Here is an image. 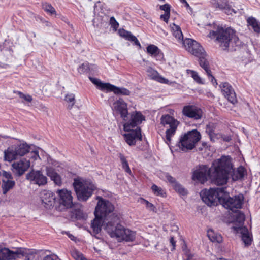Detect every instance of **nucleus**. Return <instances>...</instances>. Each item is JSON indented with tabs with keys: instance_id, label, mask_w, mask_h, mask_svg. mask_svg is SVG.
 Instances as JSON below:
<instances>
[{
	"instance_id": "34",
	"label": "nucleus",
	"mask_w": 260,
	"mask_h": 260,
	"mask_svg": "<svg viewBox=\"0 0 260 260\" xmlns=\"http://www.w3.org/2000/svg\"><path fill=\"white\" fill-rule=\"evenodd\" d=\"M89 79L91 82L95 85L98 88L100 89L101 90H108L109 87L110 86V84L108 83H103L102 81L97 78L89 77Z\"/></svg>"
},
{
	"instance_id": "6",
	"label": "nucleus",
	"mask_w": 260,
	"mask_h": 260,
	"mask_svg": "<svg viewBox=\"0 0 260 260\" xmlns=\"http://www.w3.org/2000/svg\"><path fill=\"white\" fill-rule=\"evenodd\" d=\"M29 151L30 146L28 144L24 141L19 142L10 146L4 151V160L8 162H11L24 156Z\"/></svg>"
},
{
	"instance_id": "4",
	"label": "nucleus",
	"mask_w": 260,
	"mask_h": 260,
	"mask_svg": "<svg viewBox=\"0 0 260 260\" xmlns=\"http://www.w3.org/2000/svg\"><path fill=\"white\" fill-rule=\"evenodd\" d=\"M96 200L98 201L94 211L95 217L103 218L106 226L108 222L113 221L115 216L120 217L119 214L114 212L115 207L109 200L100 196L96 197Z\"/></svg>"
},
{
	"instance_id": "25",
	"label": "nucleus",
	"mask_w": 260,
	"mask_h": 260,
	"mask_svg": "<svg viewBox=\"0 0 260 260\" xmlns=\"http://www.w3.org/2000/svg\"><path fill=\"white\" fill-rule=\"evenodd\" d=\"M146 72L148 77L161 83L168 84L169 81L168 79L161 76L159 73L151 67L147 68Z\"/></svg>"
},
{
	"instance_id": "62",
	"label": "nucleus",
	"mask_w": 260,
	"mask_h": 260,
	"mask_svg": "<svg viewBox=\"0 0 260 260\" xmlns=\"http://www.w3.org/2000/svg\"><path fill=\"white\" fill-rule=\"evenodd\" d=\"M216 260H228V259L225 258H223V257H220V258H216Z\"/></svg>"
},
{
	"instance_id": "3",
	"label": "nucleus",
	"mask_w": 260,
	"mask_h": 260,
	"mask_svg": "<svg viewBox=\"0 0 260 260\" xmlns=\"http://www.w3.org/2000/svg\"><path fill=\"white\" fill-rule=\"evenodd\" d=\"M208 36L211 38H216V41L224 50L229 48L230 42L236 44L238 41L236 31L230 27L224 28L218 26L216 30L211 31Z\"/></svg>"
},
{
	"instance_id": "12",
	"label": "nucleus",
	"mask_w": 260,
	"mask_h": 260,
	"mask_svg": "<svg viewBox=\"0 0 260 260\" xmlns=\"http://www.w3.org/2000/svg\"><path fill=\"white\" fill-rule=\"evenodd\" d=\"M214 172V166L212 164V167L209 168L207 166L202 165L200 166L196 170H194L192 179L194 180H197L201 183H204L207 180L208 177H210L212 181L214 180L212 177V174Z\"/></svg>"
},
{
	"instance_id": "61",
	"label": "nucleus",
	"mask_w": 260,
	"mask_h": 260,
	"mask_svg": "<svg viewBox=\"0 0 260 260\" xmlns=\"http://www.w3.org/2000/svg\"><path fill=\"white\" fill-rule=\"evenodd\" d=\"M169 112L170 113V114L173 115L174 114V110H173V109H170L169 111Z\"/></svg>"
},
{
	"instance_id": "44",
	"label": "nucleus",
	"mask_w": 260,
	"mask_h": 260,
	"mask_svg": "<svg viewBox=\"0 0 260 260\" xmlns=\"http://www.w3.org/2000/svg\"><path fill=\"white\" fill-rule=\"evenodd\" d=\"M89 69V63L87 62H85L79 66L78 68V71L80 73L88 72Z\"/></svg>"
},
{
	"instance_id": "15",
	"label": "nucleus",
	"mask_w": 260,
	"mask_h": 260,
	"mask_svg": "<svg viewBox=\"0 0 260 260\" xmlns=\"http://www.w3.org/2000/svg\"><path fill=\"white\" fill-rule=\"evenodd\" d=\"M114 112L120 115L121 117L126 120L128 116L127 105L122 99L116 100L111 106Z\"/></svg>"
},
{
	"instance_id": "24",
	"label": "nucleus",
	"mask_w": 260,
	"mask_h": 260,
	"mask_svg": "<svg viewBox=\"0 0 260 260\" xmlns=\"http://www.w3.org/2000/svg\"><path fill=\"white\" fill-rule=\"evenodd\" d=\"M18 254H21L22 255H24V252L21 249L13 252L8 248L4 247L2 245H0V260H10L16 257Z\"/></svg>"
},
{
	"instance_id": "22",
	"label": "nucleus",
	"mask_w": 260,
	"mask_h": 260,
	"mask_svg": "<svg viewBox=\"0 0 260 260\" xmlns=\"http://www.w3.org/2000/svg\"><path fill=\"white\" fill-rule=\"evenodd\" d=\"M220 87L223 94L230 102L233 104L237 102L235 91L228 83H222L220 85Z\"/></svg>"
},
{
	"instance_id": "33",
	"label": "nucleus",
	"mask_w": 260,
	"mask_h": 260,
	"mask_svg": "<svg viewBox=\"0 0 260 260\" xmlns=\"http://www.w3.org/2000/svg\"><path fill=\"white\" fill-rule=\"evenodd\" d=\"M108 91H113L115 94H121L123 95H129L131 92L126 88L124 87H117L112 84L110 85Z\"/></svg>"
},
{
	"instance_id": "21",
	"label": "nucleus",
	"mask_w": 260,
	"mask_h": 260,
	"mask_svg": "<svg viewBox=\"0 0 260 260\" xmlns=\"http://www.w3.org/2000/svg\"><path fill=\"white\" fill-rule=\"evenodd\" d=\"M129 133L125 134L123 136L126 142L130 146L135 145L137 140L141 141L142 136L140 127H137L136 129L128 131Z\"/></svg>"
},
{
	"instance_id": "2",
	"label": "nucleus",
	"mask_w": 260,
	"mask_h": 260,
	"mask_svg": "<svg viewBox=\"0 0 260 260\" xmlns=\"http://www.w3.org/2000/svg\"><path fill=\"white\" fill-rule=\"evenodd\" d=\"M114 220L108 222L105 230L111 237L116 238L119 242H132L135 239L136 233L121 224L120 217L115 216Z\"/></svg>"
},
{
	"instance_id": "63",
	"label": "nucleus",
	"mask_w": 260,
	"mask_h": 260,
	"mask_svg": "<svg viewBox=\"0 0 260 260\" xmlns=\"http://www.w3.org/2000/svg\"><path fill=\"white\" fill-rule=\"evenodd\" d=\"M96 19H98V17L94 18V19L93 20V21H92L93 24L94 25H95V20H96Z\"/></svg>"
},
{
	"instance_id": "58",
	"label": "nucleus",
	"mask_w": 260,
	"mask_h": 260,
	"mask_svg": "<svg viewBox=\"0 0 260 260\" xmlns=\"http://www.w3.org/2000/svg\"><path fill=\"white\" fill-rule=\"evenodd\" d=\"M185 256L187 257L186 260H190L193 257V255L190 254V253H185Z\"/></svg>"
},
{
	"instance_id": "50",
	"label": "nucleus",
	"mask_w": 260,
	"mask_h": 260,
	"mask_svg": "<svg viewBox=\"0 0 260 260\" xmlns=\"http://www.w3.org/2000/svg\"><path fill=\"white\" fill-rule=\"evenodd\" d=\"M144 201L145 203L146 206L148 209H149L151 211H155L156 208L152 203L149 202L146 200H144Z\"/></svg>"
},
{
	"instance_id": "7",
	"label": "nucleus",
	"mask_w": 260,
	"mask_h": 260,
	"mask_svg": "<svg viewBox=\"0 0 260 260\" xmlns=\"http://www.w3.org/2000/svg\"><path fill=\"white\" fill-rule=\"evenodd\" d=\"M201 138L200 132L197 129H193L182 135L177 145L181 150L186 152L193 149Z\"/></svg>"
},
{
	"instance_id": "60",
	"label": "nucleus",
	"mask_w": 260,
	"mask_h": 260,
	"mask_svg": "<svg viewBox=\"0 0 260 260\" xmlns=\"http://www.w3.org/2000/svg\"><path fill=\"white\" fill-rule=\"evenodd\" d=\"M231 140V138L229 137H226L225 138H224V140L226 141V142H229L230 141V140Z\"/></svg>"
},
{
	"instance_id": "55",
	"label": "nucleus",
	"mask_w": 260,
	"mask_h": 260,
	"mask_svg": "<svg viewBox=\"0 0 260 260\" xmlns=\"http://www.w3.org/2000/svg\"><path fill=\"white\" fill-rule=\"evenodd\" d=\"M119 158H120V161L121 162V164H123L125 162L127 161L124 156L121 153L119 154Z\"/></svg>"
},
{
	"instance_id": "14",
	"label": "nucleus",
	"mask_w": 260,
	"mask_h": 260,
	"mask_svg": "<svg viewBox=\"0 0 260 260\" xmlns=\"http://www.w3.org/2000/svg\"><path fill=\"white\" fill-rule=\"evenodd\" d=\"M47 166L46 167L47 175L56 185H60L61 184L60 177L52 168L53 167L58 166V162L50 156L47 157Z\"/></svg>"
},
{
	"instance_id": "31",
	"label": "nucleus",
	"mask_w": 260,
	"mask_h": 260,
	"mask_svg": "<svg viewBox=\"0 0 260 260\" xmlns=\"http://www.w3.org/2000/svg\"><path fill=\"white\" fill-rule=\"evenodd\" d=\"M170 26L173 36L176 39L178 43H181L183 40V36L180 27L174 23Z\"/></svg>"
},
{
	"instance_id": "35",
	"label": "nucleus",
	"mask_w": 260,
	"mask_h": 260,
	"mask_svg": "<svg viewBox=\"0 0 260 260\" xmlns=\"http://www.w3.org/2000/svg\"><path fill=\"white\" fill-rule=\"evenodd\" d=\"M15 185V182L13 180H2V188L3 193L6 194L10 190L12 189Z\"/></svg>"
},
{
	"instance_id": "45",
	"label": "nucleus",
	"mask_w": 260,
	"mask_h": 260,
	"mask_svg": "<svg viewBox=\"0 0 260 260\" xmlns=\"http://www.w3.org/2000/svg\"><path fill=\"white\" fill-rule=\"evenodd\" d=\"M1 174L3 177L2 180H12L13 179V176L10 172L2 171Z\"/></svg>"
},
{
	"instance_id": "53",
	"label": "nucleus",
	"mask_w": 260,
	"mask_h": 260,
	"mask_svg": "<svg viewBox=\"0 0 260 260\" xmlns=\"http://www.w3.org/2000/svg\"><path fill=\"white\" fill-rule=\"evenodd\" d=\"M90 69L88 72H96L98 70V67L95 64H89Z\"/></svg>"
},
{
	"instance_id": "18",
	"label": "nucleus",
	"mask_w": 260,
	"mask_h": 260,
	"mask_svg": "<svg viewBox=\"0 0 260 260\" xmlns=\"http://www.w3.org/2000/svg\"><path fill=\"white\" fill-rule=\"evenodd\" d=\"M42 203L46 209H51L56 202L55 194L51 191L44 190L41 192Z\"/></svg>"
},
{
	"instance_id": "29",
	"label": "nucleus",
	"mask_w": 260,
	"mask_h": 260,
	"mask_svg": "<svg viewBox=\"0 0 260 260\" xmlns=\"http://www.w3.org/2000/svg\"><path fill=\"white\" fill-rule=\"evenodd\" d=\"M212 3L216 8H219L220 9L224 10L225 13L228 15L232 14V13H236V11L230 8L229 5L227 3L226 0H224V2L221 4L216 0H213Z\"/></svg>"
},
{
	"instance_id": "49",
	"label": "nucleus",
	"mask_w": 260,
	"mask_h": 260,
	"mask_svg": "<svg viewBox=\"0 0 260 260\" xmlns=\"http://www.w3.org/2000/svg\"><path fill=\"white\" fill-rule=\"evenodd\" d=\"M159 8L160 10L164 11L165 13H170V6L168 4L160 5Z\"/></svg>"
},
{
	"instance_id": "59",
	"label": "nucleus",
	"mask_w": 260,
	"mask_h": 260,
	"mask_svg": "<svg viewBox=\"0 0 260 260\" xmlns=\"http://www.w3.org/2000/svg\"><path fill=\"white\" fill-rule=\"evenodd\" d=\"M68 236L72 240H75V237L72 234H69Z\"/></svg>"
},
{
	"instance_id": "36",
	"label": "nucleus",
	"mask_w": 260,
	"mask_h": 260,
	"mask_svg": "<svg viewBox=\"0 0 260 260\" xmlns=\"http://www.w3.org/2000/svg\"><path fill=\"white\" fill-rule=\"evenodd\" d=\"M247 23L251 26L255 32H260V23L254 17H249L247 19Z\"/></svg>"
},
{
	"instance_id": "10",
	"label": "nucleus",
	"mask_w": 260,
	"mask_h": 260,
	"mask_svg": "<svg viewBox=\"0 0 260 260\" xmlns=\"http://www.w3.org/2000/svg\"><path fill=\"white\" fill-rule=\"evenodd\" d=\"M179 122L169 114L163 115L160 118V124L167 128L165 142L170 147L172 137L175 135Z\"/></svg>"
},
{
	"instance_id": "57",
	"label": "nucleus",
	"mask_w": 260,
	"mask_h": 260,
	"mask_svg": "<svg viewBox=\"0 0 260 260\" xmlns=\"http://www.w3.org/2000/svg\"><path fill=\"white\" fill-rule=\"evenodd\" d=\"M34 153L35 154L34 156H33L34 159L37 160V159H40L39 152L37 151H34Z\"/></svg>"
},
{
	"instance_id": "48",
	"label": "nucleus",
	"mask_w": 260,
	"mask_h": 260,
	"mask_svg": "<svg viewBox=\"0 0 260 260\" xmlns=\"http://www.w3.org/2000/svg\"><path fill=\"white\" fill-rule=\"evenodd\" d=\"M110 24L115 30H116L119 26L118 23L116 21L114 17H111L110 18Z\"/></svg>"
},
{
	"instance_id": "8",
	"label": "nucleus",
	"mask_w": 260,
	"mask_h": 260,
	"mask_svg": "<svg viewBox=\"0 0 260 260\" xmlns=\"http://www.w3.org/2000/svg\"><path fill=\"white\" fill-rule=\"evenodd\" d=\"M73 185L79 200L87 201L92 195L95 187L90 181L75 179Z\"/></svg>"
},
{
	"instance_id": "64",
	"label": "nucleus",
	"mask_w": 260,
	"mask_h": 260,
	"mask_svg": "<svg viewBox=\"0 0 260 260\" xmlns=\"http://www.w3.org/2000/svg\"><path fill=\"white\" fill-rule=\"evenodd\" d=\"M202 146L203 147H204V148L207 147V143L206 142H203L202 143Z\"/></svg>"
},
{
	"instance_id": "27",
	"label": "nucleus",
	"mask_w": 260,
	"mask_h": 260,
	"mask_svg": "<svg viewBox=\"0 0 260 260\" xmlns=\"http://www.w3.org/2000/svg\"><path fill=\"white\" fill-rule=\"evenodd\" d=\"M103 226L105 230V220L103 218L95 217L91 223V228L94 234H98L101 230V227Z\"/></svg>"
},
{
	"instance_id": "54",
	"label": "nucleus",
	"mask_w": 260,
	"mask_h": 260,
	"mask_svg": "<svg viewBox=\"0 0 260 260\" xmlns=\"http://www.w3.org/2000/svg\"><path fill=\"white\" fill-rule=\"evenodd\" d=\"M170 243L171 244L172 246V248L171 249V250H173L175 249V241H174V239L173 238V237H171L170 238Z\"/></svg>"
},
{
	"instance_id": "52",
	"label": "nucleus",
	"mask_w": 260,
	"mask_h": 260,
	"mask_svg": "<svg viewBox=\"0 0 260 260\" xmlns=\"http://www.w3.org/2000/svg\"><path fill=\"white\" fill-rule=\"evenodd\" d=\"M122 167L123 169H124L126 172H127V173L131 172V170H130L129 167L128 166V164L127 161L125 162L123 164H122Z\"/></svg>"
},
{
	"instance_id": "43",
	"label": "nucleus",
	"mask_w": 260,
	"mask_h": 260,
	"mask_svg": "<svg viewBox=\"0 0 260 260\" xmlns=\"http://www.w3.org/2000/svg\"><path fill=\"white\" fill-rule=\"evenodd\" d=\"M194 42L195 40H193L191 39L186 38L185 40H183L180 44L183 45L185 48L186 50L188 51V48L189 47L192 48Z\"/></svg>"
},
{
	"instance_id": "28",
	"label": "nucleus",
	"mask_w": 260,
	"mask_h": 260,
	"mask_svg": "<svg viewBox=\"0 0 260 260\" xmlns=\"http://www.w3.org/2000/svg\"><path fill=\"white\" fill-rule=\"evenodd\" d=\"M118 32L119 35L121 37L129 41L134 42L135 45L141 47V45L138 40L135 36H133L130 32L126 31L123 29H120L119 30Z\"/></svg>"
},
{
	"instance_id": "51",
	"label": "nucleus",
	"mask_w": 260,
	"mask_h": 260,
	"mask_svg": "<svg viewBox=\"0 0 260 260\" xmlns=\"http://www.w3.org/2000/svg\"><path fill=\"white\" fill-rule=\"evenodd\" d=\"M170 13H165L164 14H162L160 15V19L163 20L165 22H168L169 19L170 18Z\"/></svg>"
},
{
	"instance_id": "42",
	"label": "nucleus",
	"mask_w": 260,
	"mask_h": 260,
	"mask_svg": "<svg viewBox=\"0 0 260 260\" xmlns=\"http://www.w3.org/2000/svg\"><path fill=\"white\" fill-rule=\"evenodd\" d=\"M42 6L43 9L46 12L51 15L56 14V11L51 4L45 3L43 4Z\"/></svg>"
},
{
	"instance_id": "47",
	"label": "nucleus",
	"mask_w": 260,
	"mask_h": 260,
	"mask_svg": "<svg viewBox=\"0 0 260 260\" xmlns=\"http://www.w3.org/2000/svg\"><path fill=\"white\" fill-rule=\"evenodd\" d=\"M165 178L167 181L172 184L173 187L174 186V184L177 183L175 178L170 175L168 173L165 174Z\"/></svg>"
},
{
	"instance_id": "20",
	"label": "nucleus",
	"mask_w": 260,
	"mask_h": 260,
	"mask_svg": "<svg viewBox=\"0 0 260 260\" xmlns=\"http://www.w3.org/2000/svg\"><path fill=\"white\" fill-rule=\"evenodd\" d=\"M145 120L144 116L140 112L135 111L131 114L130 121L124 124V130L125 131H131V128H133L137 125L141 124Z\"/></svg>"
},
{
	"instance_id": "30",
	"label": "nucleus",
	"mask_w": 260,
	"mask_h": 260,
	"mask_svg": "<svg viewBox=\"0 0 260 260\" xmlns=\"http://www.w3.org/2000/svg\"><path fill=\"white\" fill-rule=\"evenodd\" d=\"M188 52L197 57L204 55L205 53L203 47L196 41L192 48H188Z\"/></svg>"
},
{
	"instance_id": "9",
	"label": "nucleus",
	"mask_w": 260,
	"mask_h": 260,
	"mask_svg": "<svg viewBox=\"0 0 260 260\" xmlns=\"http://www.w3.org/2000/svg\"><path fill=\"white\" fill-rule=\"evenodd\" d=\"M225 187L204 189L201 191L200 196L203 201L209 206H216L220 203V199L222 197Z\"/></svg>"
},
{
	"instance_id": "40",
	"label": "nucleus",
	"mask_w": 260,
	"mask_h": 260,
	"mask_svg": "<svg viewBox=\"0 0 260 260\" xmlns=\"http://www.w3.org/2000/svg\"><path fill=\"white\" fill-rule=\"evenodd\" d=\"M71 253L72 257L76 260H88L83 254L75 248L71 250Z\"/></svg>"
},
{
	"instance_id": "46",
	"label": "nucleus",
	"mask_w": 260,
	"mask_h": 260,
	"mask_svg": "<svg viewBox=\"0 0 260 260\" xmlns=\"http://www.w3.org/2000/svg\"><path fill=\"white\" fill-rule=\"evenodd\" d=\"M14 92L17 93L19 95V96H20V98L24 99L25 101H26L27 102H31L32 101V98L30 95L24 94L20 91H16V92Z\"/></svg>"
},
{
	"instance_id": "41",
	"label": "nucleus",
	"mask_w": 260,
	"mask_h": 260,
	"mask_svg": "<svg viewBox=\"0 0 260 260\" xmlns=\"http://www.w3.org/2000/svg\"><path fill=\"white\" fill-rule=\"evenodd\" d=\"M151 189L152 190L156 196L164 197L166 194L165 191L162 189V188L157 186L155 184H153L152 186Z\"/></svg>"
},
{
	"instance_id": "23",
	"label": "nucleus",
	"mask_w": 260,
	"mask_h": 260,
	"mask_svg": "<svg viewBox=\"0 0 260 260\" xmlns=\"http://www.w3.org/2000/svg\"><path fill=\"white\" fill-rule=\"evenodd\" d=\"M206 54L204 53V55H202L200 56H198L199 58V62L200 66L205 70L207 76H208L209 79L211 81L212 84L214 85H217V83L216 80L214 77L212 75L211 71L209 67V63L206 58Z\"/></svg>"
},
{
	"instance_id": "32",
	"label": "nucleus",
	"mask_w": 260,
	"mask_h": 260,
	"mask_svg": "<svg viewBox=\"0 0 260 260\" xmlns=\"http://www.w3.org/2000/svg\"><path fill=\"white\" fill-rule=\"evenodd\" d=\"M207 236L209 239L213 242L220 243L222 242L223 238L221 235L215 232L213 230H209L208 231Z\"/></svg>"
},
{
	"instance_id": "19",
	"label": "nucleus",
	"mask_w": 260,
	"mask_h": 260,
	"mask_svg": "<svg viewBox=\"0 0 260 260\" xmlns=\"http://www.w3.org/2000/svg\"><path fill=\"white\" fill-rule=\"evenodd\" d=\"M30 162L29 160L22 159L12 165V171L17 176H22L30 167Z\"/></svg>"
},
{
	"instance_id": "37",
	"label": "nucleus",
	"mask_w": 260,
	"mask_h": 260,
	"mask_svg": "<svg viewBox=\"0 0 260 260\" xmlns=\"http://www.w3.org/2000/svg\"><path fill=\"white\" fill-rule=\"evenodd\" d=\"M64 100L68 103V109H71L75 103V95L73 93L67 94L64 98Z\"/></svg>"
},
{
	"instance_id": "11",
	"label": "nucleus",
	"mask_w": 260,
	"mask_h": 260,
	"mask_svg": "<svg viewBox=\"0 0 260 260\" xmlns=\"http://www.w3.org/2000/svg\"><path fill=\"white\" fill-rule=\"evenodd\" d=\"M243 199V196L241 194L230 197L229 193L224 190L222 198L220 199V204L225 208L229 209L233 212H236L238 209L241 208Z\"/></svg>"
},
{
	"instance_id": "26",
	"label": "nucleus",
	"mask_w": 260,
	"mask_h": 260,
	"mask_svg": "<svg viewBox=\"0 0 260 260\" xmlns=\"http://www.w3.org/2000/svg\"><path fill=\"white\" fill-rule=\"evenodd\" d=\"M147 51L157 60H161L164 57L163 53L160 50L154 45H149L147 47Z\"/></svg>"
},
{
	"instance_id": "38",
	"label": "nucleus",
	"mask_w": 260,
	"mask_h": 260,
	"mask_svg": "<svg viewBox=\"0 0 260 260\" xmlns=\"http://www.w3.org/2000/svg\"><path fill=\"white\" fill-rule=\"evenodd\" d=\"M173 187L181 196H185L187 194V190L178 182L174 184Z\"/></svg>"
},
{
	"instance_id": "39",
	"label": "nucleus",
	"mask_w": 260,
	"mask_h": 260,
	"mask_svg": "<svg viewBox=\"0 0 260 260\" xmlns=\"http://www.w3.org/2000/svg\"><path fill=\"white\" fill-rule=\"evenodd\" d=\"M187 72L190 74L191 77L198 83L203 84L204 82L203 79L199 76L198 73L193 70H187Z\"/></svg>"
},
{
	"instance_id": "1",
	"label": "nucleus",
	"mask_w": 260,
	"mask_h": 260,
	"mask_svg": "<svg viewBox=\"0 0 260 260\" xmlns=\"http://www.w3.org/2000/svg\"><path fill=\"white\" fill-rule=\"evenodd\" d=\"M213 165L214 172L212 177L214 183L217 185L226 184L230 176L233 181L242 179L246 173V170L242 166L234 169L231 158L229 156H222L220 159L214 160Z\"/></svg>"
},
{
	"instance_id": "13",
	"label": "nucleus",
	"mask_w": 260,
	"mask_h": 260,
	"mask_svg": "<svg viewBox=\"0 0 260 260\" xmlns=\"http://www.w3.org/2000/svg\"><path fill=\"white\" fill-rule=\"evenodd\" d=\"M56 192L59 196L57 203L59 204L58 208L60 210L70 208L73 206V197L70 191L61 189L57 190Z\"/></svg>"
},
{
	"instance_id": "16",
	"label": "nucleus",
	"mask_w": 260,
	"mask_h": 260,
	"mask_svg": "<svg viewBox=\"0 0 260 260\" xmlns=\"http://www.w3.org/2000/svg\"><path fill=\"white\" fill-rule=\"evenodd\" d=\"M182 114L194 120L201 119L203 116L202 110L193 105H186L183 107Z\"/></svg>"
},
{
	"instance_id": "17",
	"label": "nucleus",
	"mask_w": 260,
	"mask_h": 260,
	"mask_svg": "<svg viewBox=\"0 0 260 260\" xmlns=\"http://www.w3.org/2000/svg\"><path fill=\"white\" fill-rule=\"evenodd\" d=\"M26 178L31 182H34L39 186L44 185L47 183V178L40 171L31 170L27 174Z\"/></svg>"
},
{
	"instance_id": "5",
	"label": "nucleus",
	"mask_w": 260,
	"mask_h": 260,
	"mask_svg": "<svg viewBox=\"0 0 260 260\" xmlns=\"http://www.w3.org/2000/svg\"><path fill=\"white\" fill-rule=\"evenodd\" d=\"M234 225L232 227L236 233L241 234V239L245 245V246H249L252 241V235L248 231V229L243 226L245 221L244 214L240 211L235 212Z\"/></svg>"
},
{
	"instance_id": "56",
	"label": "nucleus",
	"mask_w": 260,
	"mask_h": 260,
	"mask_svg": "<svg viewBox=\"0 0 260 260\" xmlns=\"http://www.w3.org/2000/svg\"><path fill=\"white\" fill-rule=\"evenodd\" d=\"M54 257L55 256L54 255H47L43 258V260H54Z\"/></svg>"
}]
</instances>
